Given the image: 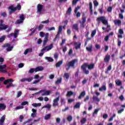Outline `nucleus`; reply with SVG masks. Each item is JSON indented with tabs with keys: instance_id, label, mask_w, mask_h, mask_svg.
Instances as JSON below:
<instances>
[{
	"instance_id": "obj_30",
	"label": "nucleus",
	"mask_w": 125,
	"mask_h": 125,
	"mask_svg": "<svg viewBox=\"0 0 125 125\" xmlns=\"http://www.w3.org/2000/svg\"><path fill=\"white\" fill-rule=\"evenodd\" d=\"M100 110H101V108H100L95 109L93 113V117H94V115H97V114L98 113V111H100Z\"/></svg>"
},
{
	"instance_id": "obj_48",
	"label": "nucleus",
	"mask_w": 125,
	"mask_h": 125,
	"mask_svg": "<svg viewBox=\"0 0 125 125\" xmlns=\"http://www.w3.org/2000/svg\"><path fill=\"white\" fill-rule=\"evenodd\" d=\"M79 9H81V6H77V7H76L75 9L74 13L75 14L78 13V10H79Z\"/></svg>"
},
{
	"instance_id": "obj_47",
	"label": "nucleus",
	"mask_w": 125,
	"mask_h": 125,
	"mask_svg": "<svg viewBox=\"0 0 125 125\" xmlns=\"http://www.w3.org/2000/svg\"><path fill=\"white\" fill-rule=\"evenodd\" d=\"M72 7H69L67 11H66V13L67 14H70V13H71V12H72Z\"/></svg>"
},
{
	"instance_id": "obj_10",
	"label": "nucleus",
	"mask_w": 125,
	"mask_h": 125,
	"mask_svg": "<svg viewBox=\"0 0 125 125\" xmlns=\"http://www.w3.org/2000/svg\"><path fill=\"white\" fill-rule=\"evenodd\" d=\"M42 91V92H44L43 93H42L41 94L42 96H44V95H47V96L49 95V94H50V93L51 92V91H46L45 90H42L39 91V93H41Z\"/></svg>"
},
{
	"instance_id": "obj_5",
	"label": "nucleus",
	"mask_w": 125,
	"mask_h": 125,
	"mask_svg": "<svg viewBox=\"0 0 125 125\" xmlns=\"http://www.w3.org/2000/svg\"><path fill=\"white\" fill-rule=\"evenodd\" d=\"M83 65H84V68L87 67L88 70H92V69H94V66H95V64L94 63H92L88 64V63H84L83 64Z\"/></svg>"
},
{
	"instance_id": "obj_45",
	"label": "nucleus",
	"mask_w": 125,
	"mask_h": 125,
	"mask_svg": "<svg viewBox=\"0 0 125 125\" xmlns=\"http://www.w3.org/2000/svg\"><path fill=\"white\" fill-rule=\"evenodd\" d=\"M96 34V30L95 29L92 31V33L91 34V37H92V38H93V37H94V36H95Z\"/></svg>"
},
{
	"instance_id": "obj_32",
	"label": "nucleus",
	"mask_w": 125,
	"mask_h": 125,
	"mask_svg": "<svg viewBox=\"0 0 125 125\" xmlns=\"http://www.w3.org/2000/svg\"><path fill=\"white\" fill-rule=\"evenodd\" d=\"M18 33H19V30H17L15 31V33H13L14 37L15 39H16L18 37Z\"/></svg>"
},
{
	"instance_id": "obj_44",
	"label": "nucleus",
	"mask_w": 125,
	"mask_h": 125,
	"mask_svg": "<svg viewBox=\"0 0 125 125\" xmlns=\"http://www.w3.org/2000/svg\"><path fill=\"white\" fill-rule=\"evenodd\" d=\"M67 120L68 122H71L73 120V117H72V115H69L67 118Z\"/></svg>"
},
{
	"instance_id": "obj_20",
	"label": "nucleus",
	"mask_w": 125,
	"mask_h": 125,
	"mask_svg": "<svg viewBox=\"0 0 125 125\" xmlns=\"http://www.w3.org/2000/svg\"><path fill=\"white\" fill-rule=\"evenodd\" d=\"M72 29L77 31V32H79V25L78 23H75L72 25Z\"/></svg>"
},
{
	"instance_id": "obj_16",
	"label": "nucleus",
	"mask_w": 125,
	"mask_h": 125,
	"mask_svg": "<svg viewBox=\"0 0 125 125\" xmlns=\"http://www.w3.org/2000/svg\"><path fill=\"white\" fill-rule=\"evenodd\" d=\"M84 66L83 64L81 66V69L83 70L84 74H85V75H88L89 74V71L88 70H86V67L84 68Z\"/></svg>"
},
{
	"instance_id": "obj_36",
	"label": "nucleus",
	"mask_w": 125,
	"mask_h": 125,
	"mask_svg": "<svg viewBox=\"0 0 125 125\" xmlns=\"http://www.w3.org/2000/svg\"><path fill=\"white\" fill-rule=\"evenodd\" d=\"M24 21L20 19H19L18 20L16 21L15 22V24H16L17 25H18L19 24H21V23H23Z\"/></svg>"
},
{
	"instance_id": "obj_18",
	"label": "nucleus",
	"mask_w": 125,
	"mask_h": 125,
	"mask_svg": "<svg viewBox=\"0 0 125 125\" xmlns=\"http://www.w3.org/2000/svg\"><path fill=\"white\" fill-rule=\"evenodd\" d=\"M5 121V115H3L0 119V125H3Z\"/></svg>"
},
{
	"instance_id": "obj_49",
	"label": "nucleus",
	"mask_w": 125,
	"mask_h": 125,
	"mask_svg": "<svg viewBox=\"0 0 125 125\" xmlns=\"http://www.w3.org/2000/svg\"><path fill=\"white\" fill-rule=\"evenodd\" d=\"M58 33H59L60 34H61V33H62V25H60L59 26Z\"/></svg>"
},
{
	"instance_id": "obj_26",
	"label": "nucleus",
	"mask_w": 125,
	"mask_h": 125,
	"mask_svg": "<svg viewBox=\"0 0 125 125\" xmlns=\"http://www.w3.org/2000/svg\"><path fill=\"white\" fill-rule=\"evenodd\" d=\"M74 44L77 45L75 46V49L78 50V49H80V48H81V45H82L81 43L80 42L79 44H78V42H76L74 43Z\"/></svg>"
},
{
	"instance_id": "obj_22",
	"label": "nucleus",
	"mask_w": 125,
	"mask_h": 125,
	"mask_svg": "<svg viewBox=\"0 0 125 125\" xmlns=\"http://www.w3.org/2000/svg\"><path fill=\"white\" fill-rule=\"evenodd\" d=\"M35 72H40L41 71H42L43 70V67H42V66H38L36 68H35Z\"/></svg>"
},
{
	"instance_id": "obj_59",
	"label": "nucleus",
	"mask_w": 125,
	"mask_h": 125,
	"mask_svg": "<svg viewBox=\"0 0 125 125\" xmlns=\"http://www.w3.org/2000/svg\"><path fill=\"white\" fill-rule=\"evenodd\" d=\"M95 46L96 49H100L101 48V46H100L99 44H96Z\"/></svg>"
},
{
	"instance_id": "obj_46",
	"label": "nucleus",
	"mask_w": 125,
	"mask_h": 125,
	"mask_svg": "<svg viewBox=\"0 0 125 125\" xmlns=\"http://www.w3.org/2000/svg\"><path fill=\"white\" fill-rule=\"evenodd\" d=\"M62 82V78H60V79H58L56 82V84H59V83H61V82Z\"/></svg>"
},
{
	"instance_id": "obj_17",
	"label": "nucleus",
	"mask_w": 125,
	"mask_h": 125,
	"mask_svg": "<svg viewBox=\"0 0 125 125\" xmlns=\"http://www.w3.org/2000/svg\"><path fill=\"white\" fill-rule=\"evenodd\" d=\"M110 58H111V56H110V55L107 54L105 56L104 60V62H105V63H108V62H109L110 61Z\"/></svg>"
},
{
	"instance_id": "obj_41",
	"label": "nucleus",
	"mask_w": 125,
	"mask_h": 125,
	"mask_svg": "<svg viewBox=\"0 0 125 125\" xmlns=\"http://www.w3.org/2000/svg\"><path fill=\"white\" fill-rule=\"evenodd\" d=\"M115 83H116V84H117V85H118L119 86L122 85V82L120 80L115 81Z\"/></svg>"
},
{
	"instance_id": "obj_64",
	"label": "nucleus",
	"mask_w": 125,
	"mask_h": 125,
	"mask_svg": "<svg viewBox=\"0 0 125 125\" xmlns=\"http://www.w3.org/2000/svg\"><path fill=\"white\" fill-rule=\"evenodd\" d=\"M31 117L32 118H35V117H37V113H32L31 115Z\"/></svg>"
},
{
	"instance_id": "obj_28",
	"label": "nucleus",
	"mask_w": 125,
	"mask_h": 125,
	"mask_svg": "<svg viewBox=\"0 0 125 125\" xmlns=\"http://www.w3.org/2000/svg\"><path fill=\"white\" fill-rule=\"evenodd\" d=\"M45 59L47 60L48 62H53V61H54V60H53L52 58L49 57H45Z\"/></svg>"
},
{
	"instance_id": "obj_50",
	"label": "nucleus",
	"mask_w": 125,
	"mask_h": 125,
	"mask_svg": "<svg viewBox=\"0 0 125 125\" xmlns=\"http://www.w3.org/2000/svg\"><path fill=\"white\" fill-rule=\"evenodd\" d=\"M34 72H36L35 69V68H30L29 71H28V73L30 74H33Z\"/></svg>"
},
{
	"instance_id": "obj_8",
	"label": "nucleus",
	"mask_w": 125,
	"mask_h": 125,
	"mask_svg": "<svg viewBox=\"0 0 125 125\" xmlns=\"http://www.w3.org/2000/svg\"><path fill=\"white\" fill-rule=\"evenodd\" d=\"M60 98V97L58 96L57 98H56V99L53 100V107H56V106H58V105H59L58 103L59 102Z\"/></svg>"
},
{
	"instance_id": "obj_27",
	"label": "nucleus",
	"mask_w": 125,
	"mask_h": 125,
	"mask_svg": "<svg viewBox=\"0 0 125 125\" xmlns=\"http://www.w3.org/2000/svg\"><path fill=\"white\" fill-rule=\"evenodd\" d=\"M14 9H15V11L17 10H21V5L20 3H18L17 5V6L15 7H14Z\"/></svg>"
},
{
	"instance_id": "obj_19",
	"label": "nucleus",
	"mask_w": 125,
	"mask_h": 125,
	"mask_svg": "<svg viewBox=\"0 0 125 125\" xmlns=\"http://www.w3.org/2000/svg\"><path fill=\"white\" fill-rule=\"evenodd\" d=\"M5 109H6V105L4 103H0V111L1 110L3 111Z\"/></svg>"
},
{
	"instance_id": "obj_34",
	"label": "nucleus",
	"mask_w": 125,
	"mask_h": 125,
	"mask_svg": "<svg viewBox=\"0 0 125 125\" xmlns=\"http://www.w3.org/2000/svg\"><path fill=\"white\" fill-rule=\"evenodd\" d=\"M81 107V103H76V104L74 105V108L76 109H79Z\"/></svg>"
},
{
	"instance_id": "obj_15",
	"label": "nucleus",
	"mask_w": 125,
	"mask_h": 125,
	"mask_svg": "<svg viewBox=\"0 0 125 125\" xmlns=\"http://www.w3.org/2000/svg\"><path fill=\"white\" fill-rule=\"evenodd\" d=\"M99 91H106L107 87H106V83H103L101 87L99 89Z\"/></svg>"
},
{
	"instance_id": "obj_25",
	"label": "nucleus",
	"mask_w": 125,
	"mask_h": 125,
	"mask_svg": "<svg viewBox=\"0 0 125 125\" xmlns=\"http://www.w3.org/2000/svg\"><path fill=\"white\" fill-rule=\"evenodd\" d=\"M63 64V61H60L56 63V68H59Z\"/></svg>"
},
{
	"instance_id": "obj_54",
	"label": "nucleus",
	"mask_w": 125,
	"mask_h": 125,
	"mask_svg": "<svg viewBox=\"0 0 125 125\" xmlns=\"http://www.w3.org/2000/svg\"><path fill=\"white\" fill-rule=\"evenodd\" d=\"M22 95V92L21 91H19L17 92V97L19 98V97H20Z\"/></svg>"
},
{
	"instance_id": "obj_21",
	"label": "nucleus",
	"mask_w": 125,
	"mask_h": 125,
	"mask_svg": "<svg viewBox=\"0 0 125 125\" xmlns=\"http://www.w3.org/2000/svg\"><path fill=\"white\" fill-rule=\"evenodd\" d=\"M84 96H85V91H83L79 96L78 99H82V98H83V97H84Z\"/></svg>"
},
{
	"instance_id": "obj_31",
	"label": "nucleus",
	"mask_w": 125,
	"mask_h": 125,
	"mask_svg": "<svg viewBox=\"0 0 125 125\" xmlns=\"http://www.w3.org/2000/svg\"><path fill=\"white\" fill-rule=\"evenodd\" d=\"M50 118H51V114H46L44 117V120H45L46 121H47V120H49V119H50Z\"/></svg>"
},
{
	"instance_id": "obj_51",
	"label": "nucleus",
	"mask_w": 125,
	"mask_h": 125,
	"mask_svg": "<svg viewBox=\"0 0 125 125\" xmlns=\"http://www.w3.org/2000/svg\"><path fill=\"white\" fill-rule=\"evenodd\" d=\"M118 32L120 35H124V30H123V29H119L118 30Z\"/></svg>"
},
{
	"instance_id": "obj_33",
	"label": "nucleus",
	"mask_w": 125,
	"mask_h": 125,
	"mask_svg": "<svg viewBox=\"0 0 125 125\" xmlns=\"http://www.w3.org/2000/svg\"><path fill=\"white\" fill-rule=\"evenodd\" d=\"M32 106L33 107H41V106H42V104L41 103H38V104H37V103H33L32 104Z\"/></svg>"
},
{
	"instance_id": "obj_29",
	"label": "nucleus",
	"mask_w": 125,
	"mask_h": 125,
	"mask_svg": "<svg viewBox=\"0 0 125 125\" xmlns=\"http://www.w3.org/2000/svg\"><path fill=\"white\" fill-rule=\"evenodd\" d=\"M43 25L42 24H40L39 26H36V29H38V31H42V29H43Z\"/></svg>"
},
{
	"instance_id": "obj_52",
	"label": "nucleus",
	"mask_w": 125,
	"mask_h": 125,
	"mask_svg": "<svg viewBox=\"0 0 125 125\" xmlns=\"http://www.w3.org/2000/svg\"><path fill=\"white\" fill-rule=\"evenodd\" d=\"M80 0H73L72 1V5H76L77 4L78 1Z\"/></svg>"
},
{
	"instance_id": "obj_60",
	"label": "nucleus",
	"mask_w": 125,
	"mask_h": 125,
	"mask_svg": "<svg viewBox=\"0 0 125 125\" xmlns=\"http://www.w3.org/2000/svg\"><path fill=\"white\" fill-rule=\"evenodd\" d=\"M93 3H94V6H98V2H97V0H95L94 1H93Z\"/></svg>"
},
{
	"instance_id": "obj_43",
	"label": "nucleus",
	"mask_w": 125,
	"mask_h": 125,
	"mask_svg": "<svg viewBox=\"0 0 125 125\" xmlns=\"http://www.w3.org/2000/svg\"><path fill=\"white\" fill-rule=\"evenodd\" d=\"M63 77L66 78V80H69V77H70V75L68 73H65Z\"/></svg>"
},
{
	"instance_id": "obj_6",
	"label": "nucleus",
	"mask_w": 125,
	"mask_h": 125,
	"mask_svg": "<svg viewBox=\"0 0 125 125\" xmlns=\"http://www.w3.org/2000/svg\"><path fill=\"white\" fill-rule=\"evenodd\" d=\"M53 48V45L52 44H50L48 46H46L43 48L41 50V52H43V51H45V50H47V51H49V50H51V49H52Z\"/></svg>"
},
{
	"instance_id": "obj_55",
	"label": "nucleus",
	"mask_w": 125,
	"mask_h": 125,
	"mask_svg": "<svg viewBox=\"0 0 125 125\" xmlns=\"http://www.w3.org/2000/svg\"><path fill=\"white\" fill-rule=\"evenodd\" d=\"M28 104H29V102H27V101H25V102H22L21 104V105L22 106H25V105H28Z\"/></svg>"
},
{
	"instance_id": "obj_58",
	"label": "nucleus",
	"mask_w": 125,
	"mask_h": 125,
	"mask_svg": "<svg viewBox=\"0 0 125 125\" xmlns=\"http://www.w3.org/2000/svg\"><path fill=\"white\" fill-rule=\"evenodd\" d=\"M61 103L62 105H64L66 102H65V99H61Z\"/></svg>"
},
{
	"instance_id": "obj_57",
	"label": "nucleus",
	"mask_w": 125,
	"mask_h": 125,
	"mask_svg": "<svg viewBox=\"0 0 125 125\" xmlns=\"http://www.w3.org/2000/svg\"><path fill=\"white\" fill-rule=\"evenodd\" d=\"M88 100H89V96L87 95L85 97V98L84 99L83 101L84 102H86Z\"/></svg>"
},
{
	"instance_id": "obj_2",
	"label": "nucleus",
	"mask_w": 125,
	"mask_h": 125,
	"mask_svg": "<svg viewBox=\"0 0 125 125\" xmlns=\"http://www.w3.org/2000/svg\"><path fill=\"white\" fill-rule=\"evenodd\" d=\"M96 21L98 24H100V22H102L104 25H107L108 24V21L106 20V18L104 16L98 17L96 19Z\"/></svg>"
},
{
	"instance_id": "obj_40",
	"label": "nucleus",
	"mask_w": 125,
	"mask_h": 125,
	"mask_svg": "<svg viewBox=\"0 0 125 125\" xmlns=\"http://www.w3.org/2000/svg\"><path fill=\"white\" fill-rule=\"evenodd\" d=\"M47 42H48V39H47L46 38H44V40H43L42 46H45V44H46Z\"/></svg>"
},
{
	"instance_id": "obj_56",
	"label": "nucleus",
	"mask_w": 125,
	"mask_h": 125,
	"mask_svg": "<svg viewBox=\"0 0 125 125\" xmlns=\"http://www.w3.org/2000/svg\"><path fill=\"white\" fill-rule=\"evenodd\" d=\"M110 26L109 25H107V28H108V29H106L105 30V32H107V33H109V31H111V28H110Z\"/></svg>"
},
{
	"instance_id": "obj_62",
	"label": "nucleus",
	"mask_w": 125,
	"mask_h": 125,
	"mask_svg": "<svg viewBox=\"0 0 125 125\" xmlns=\"http://www.w3.org/2000/svg\"><path fill=\"white\" fill-rule=\"evenodd\" d=\"M33 81V78L29 77V78H26V81L30 83V82H32Z\"/></svg>"
},
{
	"instance_id": "obj_3",
	"label": "nucleus",
	"mask_w": 125,
	"mask_h": 125,
	"mask_svg": "<svg viewBox=\"0 0 125 125\" xmlns=\"http://www.w3.org/2000/svg\"><path fill=\"white\" fill-rule=\"evenodd\" d=\"M3 20H0V31H3V30H6L8 28V25L3 23Z\"/></svg>"
},
{
	"instance_id": "obj_14",
	"label": "nucleus",
	"mask_w": 125,
	"mask_h": 125,
	"mask_svg": "<svg viewBox=\"0 0 125 125\" xmlns=\"http://www.w3.org/2000/svg\"><path fill=\"white\" fill-rule=\"evenodd\" d=\"M113 22L115 26H118V27H120V26L122 25V21L120 20H114Z\"/></svg>"
},
{
	"instance_id": "obj_61",
	"label": "nucleus",
	"mask_w": 125,
	"mask_h": 125,
	"mask_svg": "<svg viewBox=\"0 0 125 125\" xmlns=\"http://www.w3.org/2000/svg\"><path fill=\"white\" fill-rule=\"evenodd\" d=\"M24 108V106H17L15 109L16 110H20V109H23Z\"/></svg>"
},
{
	"instance_id": "obj_63",
	"label": "nucleus",
	"mask_w": 125,
	"mask_h": 125,
	"mask_svg": "<svg viewBox=\"0 0 125 125\" xmlns=\"http://www.w3.org/2000/svg\"><path fill=\"white\" fill-rule=\"evenodd\" d=\"M113 9V7H109L108 8H107V11L108 12H112V10Z\"/></svg>"
},
{
	"instance_id": "obj_11",
	"label": "nucleus",
	"mask_w": 125,
	"mask_h": 125,
	"mask_svg": "<svg viewBox=\"0 0 125 125\" xmlns=\"http://www.w3.org/2000/svg\"><path fill=\"white\" fill-rule=\"evenodd\" d=\"M5 68H6V64H3L2 65H0V72H1V73H6L7 70L4 69Z\"/></svg>"
},
{
	"instance_id": "obj_13",
	"label": "nucleus",
	"mask_w": 125,
	"mask_h": 125,
	"mask_svg": "<svg viewBox=\"0 0 125 125\" xmlns=\"http://www.w3.org/2000/svg\"><path fill=\"white\" fill-rule=\"evenodd\" d=\"M78 61L77 59L73 60L72 61L69 62H68V66L69 67H74L75 66V64Z\"/></svg>"
},
{
	"instance_id": "obj_1",
	"label": "nucleus",
	"mask_w": 125,
	"mask_h": 125,
	"mask_svg": "<svg viewBox=\"0 0 125 125\" xmlns=\"http://www.w3.org/2000/svg\"><path fill=\"white\" fill-rule=\"evenodd\" d=\"M14 82V80L12 79H7L3 82L4 84H7V83H9L6 86V88H9L11 86L12 87H14L16 85L15 84L12 83V82Z\"/></svg>"
},
{
	"instance_id": "obj_23",
	"label": "nucleus",
	"mask_w": 125,
	"mask_h": 125,
	"mask_svg": "<svg viewBox=\"0 0 125 125\" xmlns=\"http://www.w3.org/2000/svg\"><path fill=\"white\" fill-rule=\"evenodd\" d=\"M86 49L87 51H89V52H92V44H90L88 47H86Z\"/></svg>"
},
{
	"instance_id": "obj_7",
	"label": "nucleus",
	"mask_w": 125,
	"mask_h": 125,
	"mask_svg": "<svg viewBox=\"0 0 125 125\" xmlns=\"http://www.w3.org/2000/svg\"><path fill=\"white\" fill-rule=\"evenodd\" d=\"M86 21V18H85V17L82 18V21H79L80 23V28H82L83 29L84 27H85V25L84 24Z\"/></svg>"
},
{
	"instance_id": "obj_53",
	"label": "nucleus",
	"mask_w": 125,
	"mask_h": 125,
	"mask_svg": "<svg viewBox=\"0 0 125 125\" xmlns=\"http://www.w3.org/2000/svg\"><path fill=\"white\" fill-rule=\"evenodd\" d=\"M49 20H47L46 21H42V24H47L48 23H49Z\"/></svg>"
},
{
	"instance_id": "obj_37",
	"label": "nucleus",
	"mask_w": 125,
	"mask_h": 125,
	"mask_svg": "<svg viewBox=\"0 0 125 125\" xmlns=\"http://www.w3.org/2000/svg\"><path fill=\"white\" fill-rule=\"evenodd\" d=\"M111 70H112V65H109L107 68V70L105 71V73L108 74V72H109V71H111Z\"/></svg>"
},
{
	"instance_id": "obj_39",
	"label": "nucleus",
	"mask_w": 125,
	"mask_h": 125,
	"mask_svg": "<svg viewBox=\"0 0 125 125\" xmlns=\"http://www.w3.org/2000/svg\"><path fill=\"white\" fill-rule=\"evenodd\" d=\"M80 122L82 125H84V123L86 122V118H83Z\"/></svg>"
},
{
	"instance_id": "obj_24",
	"label": "nucleus",
	"mask_w": 125,
	"mask_h": 125,
	"mask_svg": "<svg viewBox=\"0 0 125 125\" xmlns=\"http://www.w3.org/2000/svg\"><path fill=\"white\" fill-rule=\"evenodd\" d=\"M29 52H33V49L32 48H28L26 49L24 52V54L26 55V54H28Z\"/></svg>"
},
{
	"instance_id": "obj_42",
	"label": "nucleus",
	"mask_w": 125,
	"mask_h": 125,
	"mask_svg": "<svg viewBox=\"0 0 125 125\" xmlns=\"http://www.w3.org/2000/svg\"><path fill=\"white\" fill-rule=\"evenodd\" d=\"M20 19L22 20L24 22V20H25V17L24 14H21L20 15Z\"/></svg>"
},
{
	"instance_id": "obj_35",
	"label": "nucleus",
	"mask_w": 125,
	"mask_h": 125,
	"mask_svg": "<svg viewBox=\"0 0 125 125\" xmlns=\"http://www.w3.org/2000/svg\"><path fill=\"white\" fill-rule=\"evenodd\" d=\"M44 108H46L47 109H50V108H51V105H50V104H47L44 105L42 107V109H43Z\"/></svg>"
},
{
	"instance_id": "obj_38",
	"label": "nucleus",
	"mask_w": 125,
	"mask_h": 125,
	"mask_svg": "<svg viewBox=\"0 0 125 125\" xmlns=\"http://www.w3.org/2000/svg\"><path fill=\"white\" fill-rule=\"evenodd\" d=\"M74 93L72 92L71 91H69L67 92V93L66 94L67 97H70V96H72L73 95V94Z\"/></svg>"
},
{
	"instance_id": "obj_4",
	"label": "nucleus",
	"mask_w": 125,
	"mask_h": 125,
	"mask_svg": "<svg viewBox=\"0 0 125 125\" xmlns=\"http://www.w3.org/2000/svg\"><path fill=\"white\" fill-rule=\"evenodd\" d=\"M2 47L5 48L6 47V51H7V52H9L10 51H12V49H13V48L14 47V46H11V45H10V44L7 43L4 44L3 46Z\"/></svg>"
},
{
	"instance_id": "obj_12",
	"label": "nucleus",
	"mask_w": 125,
	"mask_h": 125,
	"mask_svg": "<svg viewBox=\"0 0 125 125\" xmlns=\"http://www.w3.org/2000/svg\"><path fill=\"white\" fill-rule=\"evenodd\" d=\"M8 9H10V10L9 11L8 14L9 15H11L13 12H15V9H14V6L13 5H11L8 7Z\"/></svg>"
},
{
	"instance_id": "obj_9",
	"label": "nucleus",
	"mask_w": 125,
	"mask_h": 125,
	"mask_svg": "<svg viewBox=\"0 0 125 125\" xmlns=\"http://www.w3.org/2000/svg\"><path fill=\"white\" fill-rule=\"evenodd\" d=\"M42 8H43V5L41 4H38L37 5V13L41 14L42 11Z\"/></svg>"
}]
</instances>
